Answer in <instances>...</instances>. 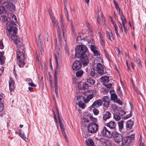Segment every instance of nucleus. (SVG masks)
Returning <instances> with one entry per match:
<instances>
[{
    "mask_svg": "<svg viewBox=\"0 0 146 146\" xmlns=\"http://www.w3.org/2000/svg\"><path fill=\"white\" fill-rule=\"evenodd\" d=\"M2 7L5 11L7 13L8 17L11 21V22L7 23V27L9 25L12 26L11 25L12 24L17 23V21L16 16L13 14L9 13L15 10V6L14 4L11 3L5 2L3 4Z\"/></svg>",
    "mask_w": 146,
    "mask_h": 146,
    "instance_id": "1",
    "label": "nucleus"
},
{
    "mask_svg": "<svg viewBox=\"0 0 146 146\" xmlns=\"http://www.w3.org/2000/svg\"><path fill=\"white\" fill-rule=\"evenodd\" d=\"M17 29L15 27L9 25L7 27L6 33L8 36H9L11 35V38L13 40L16 45L18 46L21 47L22 44L21 39L18 36L15 34L17 32Z\"/></svg>",
    "mask_w": 146,
    "mask_h": 146,
    "instance_id": "2",
    "label": "nucleus"
},
{
    "mask_svg": "<svg viewBox=\"0 0 146 146\" xmlns=\"http://www.w3.org/2000/svg\"><path fill=\"white\" fill-rule=\"evenodd\" d=\"M57 40L54 41L55 47L54 52V58L56 63V69H57L62 65L61 56L60 48L56 44Z\"/></svg>",
    "mask_w": 146,
    "mask_h": 146,
    "instance_id": "3",
    "label": "nucleus"
},
{
    "mask_svg": "<svg viewBox=\"0 0 146 146\" xmlns=\"http://www.w3.org/2000/svg\"><path fill=\"white\" fill-rule=\"evenodd\" d=\"M76 54L75 56L76 58H78L82 55H85V53L89 52L88 51V48L85 45H81L78 46L75 49Z\"/></svg>",
    "mask_w": 146,
    "mask_h": 146,
    "instance_id": "4",
    "label": "nucleus"
},
{
    "mask_svg": "<svg viewBox=\"0 0 146 146\" xmlns=\"http://www.w3.org/2000/svg\"><path fill=\"white\" fill-rule=\"evenodd\" d=\"M17 63L20 67H22L25 64L24 55L22 52L19 50L17 51Z\"/></svg>",
    "mask_w": 146,
    "mask_h": 146,
    "instance_id": "5",
    "label": "nucleus"
},
{
    "mask_svg": "<svg viewBox=\"0 0 146 146\" xmlns=\"http://www.w3.org/2000/svg\"><path fill=\"white\" fill-rule=\"evenodd\" d=\"M87 129L88 133H94L98 130V126L97 124L92 122L89 124Z\"/></svg>",
    "mask_w": 146,
    "mask_h": 146,
    "instance_id": "6",
    "label": "nucleus"
},
{
    "mask_svg": "<svg viewBox=\"0 0 146 146\" xmlns=\"http://www.w3.org/2000/svg\"><path fill=\"white\" fill-rule=\"evenodd\" d=\"M112 136L114 141L117 143H119L123 140V136L115 131L112 132Z\"/></svg>",
    "mask_w": 146,
    "mask_h": 146,
    "instance_id": "7",
    "label": "nucleus"
},
{
    "mask_svg": "<svg viewBox=\"0 0 146 146\" xmlns=\"http://www.w3.org/2000/svg\"><path fill=\"white\" fill-rule=\"evenodd\" d=\"M134 138V134L124 138L122 142V146H129V145Z\"/></svg>",
    "mask_w": 146,
    "mask_h": 146,
    "instance_id": "8",
    "label": "nucleus"
},
{
    "mask_svg": "<svg viewBox=\"0 0 146 146\" xmlns=\"http://www.w3.org/2000/svg\"><path fill=\"white\" fill-rule=\"evenodd\" d=\"M101 132L102 135L107 138H110L112 137V136L110 131L107 129L105 127H103Z\"/></svg>",
    "mask_w": 146,
    "mask_h": 146,
    "instance_id": "9",
    "label": "nucleus"
},
{
    "mask_svg": "<svg viewBox=\"0 0 146 146\" xmlns=\"http://www.w3.org/2000/svg\"><path fill=\"white\" fill-rule=\"evenodd\" d=\"M121 19L122 21V24H121V23H120V22H119V26L120 28L121 31L122 32H123V30L122 28V25L123 26L124 29V31L125 33H126V31H127V28L125 26V24L127 23V21H126V19L125 17L124 16L123 17H122L120 18Z\"/></svg>",
    "mask_w": 146,
    "mask_h": 146,
    "instance_id": "10",
    "label": "nucleus"
},
{
    "mask_svg": "<svg viewBox=\"0 0 146 146\" xmlns=\"http://www.w3.org/2000/svg\"><path fill=\"white\" fill-rule=\"evenodd\" d=\"M104 66L100 63H98L96 65V68L98 73L101 75L104 74Z\"/></svg>",
    "mask_w": 146,
    "mask_h": 146,
    "instance_id": "11",
    "label": "nucleus"
},
{
    "mask_svg": "<svg viewBox=\"0 0 146 146\" xmlns=\"http://www.w3.org/2000/svg\"><path fill=\"white\" fill-rule=\"evenodd\" d=\"M78 58H80V60L84 66H87L89 63V60L86 54L82 55V56H80Z\"/></svg>",
    "mask_w": 146,
    "mask_h": 146,
    "instance_id": "12",
    "label": "nucleus"
},
{
    "mask_svg": "<svg viewBox=\"0 0 146 146\" xmlns=\"http://www.w3.org/2000/svg\"><path fill=\"white\" fill-rule=\"evenodd\" d=\"M58 119L59 120V123L60 127V128L61 129V130L62 131V133L63 134L64 136L66 138L67 137L66 134L65 132L64 131V126L63 124V123L61 119V118L60 116H58Z\"/></svg>",
    "mask_w": 146,
    "mask_h": 146,
    "instance_id": "13",
    "label": "nucleus"
},
{
    "mask_svg": "<svg viewBox=\"0 0 146 146\" xmlns=\"http://www.w3.org/2000/svg\"><path fill=\"white\" fill-rule=\"evenodd\" d=\"M82 66V64L79 61H76L73 63L72 66V68L73 70H77L80 68Z\"/></svg>",
    "mask_w": 146,
    "mask_h": 146,
    "instance_id": "14",
    "label": "nucleus"
},
{
    "mask_svg": "<svg viewBox=\"0 0 146 146\" xmlns=\"http://www.w3.org/2000/svg\"><path fill=\"white\" fill-rule=\"evenodd\" d=\"M56 72H55L54 75V83L55 86V92L56 96L57 98L58 97V87L57 86V81L56 76Z\"/></svg>",
    "mask_w": 146,
    "mask_h": 146,
    "instance_id": "15",
    "label": "nucleus"
},
{
    "mask_svg": "<svg viewBox=\"0 0 146 146\" xmlns=\"http://www.w3.org/2000/svg\"><path fill=\"white\" fill-rule=\"evenodd\" d=\"M78 86L81 90H85L88 88V85L86 83L80 82L78 84Z\"/></svg>",
    "mask_w": 146,
    "mask_h": 146,
    "instance_id": "16",
    "label": "nucleus"
},
{
    "mask_svg": "<svg viewBox=\"0 0 146 146\" xmlns=\"http://www.w3.org/2000/svg\"><path fill=\"white\" fill-rule=\"evenodd\" d=\"M102 104V101L101 100H98L95 101L92 104V106L93 108H98Z\"/></svg>",
    "mask_w": 146,
    "mask_h": 146,
    "instance_id": "17",
    "label": "nucleus"
},
{
    "mask_svg": "<svg viewBox=\"0 0 146 146\" xmlns=\"http://www.w3.org/2000/svg\"><path fill=\"white\" fill-rule=\"evenodd\" d=\"M134 124L133 121L131 120L128 121L126 123V128L127 130H129L131 129Z\"/></svg>",
    "mask_w": 146,
    "mask_h": 146,
    "instance_id": "18",
    "label": "nucleus"
},
{
    "mask_svg": "<svg viewBox=\"0 0 146 146\" xmlns=\"http://www.w3.org/2000/svg\"><path fill=\"white\" fill-rule=\"evenodd\" d=\"M106 126L111 129H115V128L116 124L114 121H111L107 123Z\"/></svg>",
    "mask_w": 146,
    "mask_h": 146,
    "instance_id": "19",
    "label": "nucleus"
},
{
    "mask_svg": "<svg viewBox=\"0 0 146 146\" xmlns=\"http://www.w3.org/2000/svg\"><path fill=\"white\" fill-rule=\"evenodd\" d=\"M9 85L10 90L11 91L13 90L14 89V82L13 80L10 77L9 81Z\"/></svg>",
    "mask_w": 146,
    "mask_h": 146,
    "instance_id": "20",
    "label": "nucleus"
},
{
    "mask_svg": "<svg viewBox=\"0 0 146 146\" xmlns=\"http://www.w3.org/2000/svg\"><path fill=\"white\" fill-rule=\"evenodd\" d=\"M61 27L62 31L64 35V33L66 32V27L64 22L63 19L61 17L60 19Z\"/></svg>",
    "mask_w": 146,
    "mask_h": 146,
    "instance_id": "21",
    "label": "nucleus"
},
{
    "mask_svg": "<svg viewBox=\"0 0 146 146\" xmlns=\"http://www.w3.org/2000/svg\"><path fill=\"white\" fill-rule=\"evenodd\" d=\"M111 116V114L108 111H106L103 114V119L104 120H106L110 118Z\"/></svg>",
    "mask_w": 146,
    "mask_h": 146,
    "instance_id": "22",
    "label": "nucleus"
},
{
    "mask_svg": "<svg viewBox=\"0 0 146 146\" xmlns=\"http://www.w3.org/2000/svg\"><path fill=\"white\" fill-rule=\"evenodd\" d=\"M86 145L88 146H93L94 143L93 140L91 139H88L86 141Z\"/></svg>",
    "mask_w": 146,
    "mask_h": 146,
    "instance_id": "23",
    "label": "nucleus"
},
{
    "mask_svg": "<svg viewBox=\"0 0 146 146\" xmlns=\"http://www.w3.org/2000/svg\"><path fill=\"white\" fill-rule=\"evenodd\" d=\"M106 34L107 38L109 39L111 41H112L111 38L113 40L114 39V37L111 31H110V32H108L106 31Z\"/></svg>",
    "mask_w": 146,
    "mask_h": 146,
    "instance_id": "24",
    "label": "nucleus"
},
{
    "mask_svg": "<svg viewBox=\"0 0 146 146\" xmlns=\"http://www.w3.org/2000/svg\"><path fill=\"white\" fill-rule=\"evenodd\" d=\"M4 52H0V64H3L5 58L3 55Z\"/></svg>",
    "mask_w": 146,
    "mask_h": 146,
    "instance_id": "25",
    "label": "nucleus"
},
{
    "mask_svg": "<svg viewBox=\"0 0 146 146\" xmlns=\"http://www.w3.org/2000/svg\"><path fill=\"white\" fill-rule=\"evenodd\" d=\"M111 107L112 110L116 113H118V111H119L118 110H120V108L117 107V105L114 104H112Z\"/></svg>",
    "mask_w": 146,
    "mask_h": 146,
    "instance_id": "26",
    "label": "nucleus"
},
{
    "mask_svg": "<svg viewBox=\"0 0 146 146\" xmlns=\"http://www.w3.org/2000/svg\"><path fill=\"white\" fill-rule=\"evenodd\" d=\"M77 100H78V105L82 109H83L85 108L86 106L84 104V103L82 102L79 101V100L80 99V98L79 97H77Z\"/></svg>",
    "mask_w": 146,
    "mask_h": 146,
    "instance_id": "27",
    "label": "nucleus"
},
{
    "mask_svg": "<svg viewBox=\"0 0 146 146\" xmlns=\"http://www.w3.org/2000/svg\"><path fill=\"white\" fill-rule=\"evenodd\" d=\"M87 82L91 85H93L95 82V80L91 78H87L86 80Z\"/></svg>",
    "mask_w": 146,
    "mask_h": 146,
    "instance_id": "28",
    "label": "nucleus"
},
{
    "mask_svg": "<svg viewBox=\"0 0 146 146\" xmlns=\"http://www.w3.org/2000/svg\"><path fill=\"white\" fill-rule=\"evenodd\" d=\"M26 81L28 82V85L32 87H35L36 85L33 84L32 80L30 78H27L26 79Z\"/></svg>",
    "mask_w": 146,
    "mask_h": 146,
    "instance_id": "29",
    "label": "nucleus"
},
{
    "mask_svg": "<svg viewBox=\"0 0 146 146\" xmlns=\"http://www.w3.org/2000/svg\"><path fill=\"white\" fill-rule=\"evenodd\" d=\"M124 122V121L121 120L120 122H118V126L119 127V129L120 131L122 130V129H123V123Z\"/></svg>",
    "mask_w": 146,
    "mask_h": 146,
    "instance_id": "30",
    "label": "nucleus"
},
{
    "mask_svg": "<svg viewBox=\"0 0 146 146\" xmlns=\"http://www.w3.org/2000/svg\"><path fill=\"white\" fill-rule=\"evenodd\" d=\"M100 79L103 82L108 83L109 82V77L108 76H105L104 77L101 78Z\"/></svg>",
    "mask_w": 146,
    "mask_h": 146,
    "instance_id": "31",
    "label": "nucleus"
},
{
    "mask_svg": "<svg viewBox=\"0 0 146 146\" xmlns=\"http://www.w3.org/2000/svg\"><path fill=\"white\" fill-rule=\"evenodd\" d=\"M83 74V71L82 70L77 71L76 73V76L77 77H81Z\"/></svg>",
    "mask_w": 146,
    "mask_h": 146,
    "instance_id": "32",
    "label": "nucleus"
},
{
    "mask_svg": "<svg viewBox=\"0 0 146 146\" xmlns=\"http://www.w3.org/2000/svg\"><path fill=\"white\" fill-rule=\"evenodd\" d=\"M89 74L90 76L92 77L94 76L96 74V73L94 69L93 68H92L90 69Z\"/></svg>",
    "mask_w": 146,
    "mask_h": 146,
    "instance_id": "33",
    "label": "nucleus"
},
{
    "mask_svg": "<svg viewBox=\"0 0 146 146\" xmlns=\"http://www.w3.org/2000/svg\"><path fill=\"white\" fill-rule=\"evenodd\" d=\"M118 113H117V114L119 115L120 116H122L125 113V112L120 108V110H119Z\"/></svg>",
    "mask_w": 146,
    "mask_h": 146,
    "instance_id": "34",
    "label": "nucleus"
},
{
    "mask_svg": "<svg viewBox=\"0 0 146 146\" xmlns=\"http://www.w3.org/2000/svg\"><path fill=\"white\" fill-rule=\"evenodd\" d=\"M20 132L19 133V135L24 140L27 141V139L26 137L25 136L24 134L23 133H21V130H20Z\"/></svg>",
    "mask_w": 146,
    "mask_h": 146,
    "instance_id": "35",
    "label": "nucleus"
},
{
    "mask_svg": "<svg viewBox=\"0 0 146 146\" xmlns=\"http://www.w3.org/2000/svg\"><path fill=\"white\" fill-rule=\"evenodd\" d=\"M116 113L114 114L113 118L116 121H119L121 119V117L120 115H117Z\"/></svg>",
    "mask_w": 146,
    "mask_h": 146,
    "instance_id": "36",
    "label": "nucleus"
},
{
    "mask_svg": "<svg viewBox=\"0 0 146 146\" xmlns=\"http://www.w3.org/2000/svg\"><path fill=\"white\" fill-rule=\"evenodd\" d=\"M117 98V95L115 94H111V99L114 101Z\"/></svg>",
    "mask_w": 146,
    "mask_h": 146,
    "instance_id": "37",
    "label": "nucleus"
},
{
    "mask_svg": "<svg viewBox=\"0 0 146 146\" xmlns=\"http://www.w3.org/2000/svg\"><path fill=\"white\" fill-rule=\"evenodd\" d=\"M102 100L104 102H110V100L107 96H105L102 98Z\"/></svg>",
    "mask_w": 146,
    "mask_h": 146,
    "instance_id": "38",
    "label": "nucleus"
},
{
    "mask_svg": "<svg viewBox=\"0 0 146 146\" xmlns=\"http://www.w3.org/2000/svg\"><path fill=\"white\" fill-rule=\"evenodd\" d=\"M0 19L2 21L5 22L7 20V18L6 16L3 15L1 16Z\"/></svg>",
    "mask_w": 146,
    "mask_h": 146,
    "instance_id": "39",
    "label": "nucleus"
},
{
    "mask_svg": "<svg viewBox=\"0 0 146 146\" xmlns=\"http://www.w3.org/2000/svg\"><path fill=\"white\" fill-rule=\"evenodd\" d=\"M88 117L90 119L91 121L94 122H96L97 119L96 118L93 117L92 115H90L88 116Z\"/></svg>",
    "mask_w": 146,
    "mask_h": 146,
    "instance_id": "40",
    "label": "nucleus"
},
{
    "mask_svg": "<svg viewBox=\"0 0 146 146\" xmlns=\"http://www.w3.org/2000/svg\"><path fill=\"white\" fill-rule=\"evenodd\" d=\"M113 27H114V30L115 31V33L116 34L117 36L118 37H119L120 36L118 33V31L117 30V25H116L115 26H113Z\"/></svg>",
    "mask_w": 146,
    "mask_h": 146,
    "instance_id": "41",
    "label": "nucleus"
},
{
    "mask_svg": "<svg viewBox=\"0 0 146 146\" xmlns=\"http://www.w3.org/2000/svg\"><path fill=\"white\" fill-rule=\"evenodd\" d=\"M52 24L54 27H59L58 23L57 21H55L52 22Z\"/></svg>",
    "mask_w": 146,
    "mask_h": 146,
    "instance_id": "42",
    "label": "nucleus"
},
{
    "mask_svg": "<svg viewBox=\"0 0 146 146\" xmlns=\"http://www.w3.org/2000/svg\"><path fill=\"white\" fill-rule=\"evenodd\" d=\"M96 62H98V63H100V62L103 63V59L101 57H98L96 60H95Z\"/></svg>",
    "mask_w": 146,
    "mask_h": 146,
    "instance_id": "43",
    "label": "nucleus"
},
{
    "mask_svg": "<svg viewBox=\"0 0 146 146\" xmlns=\"http://www.w3.org/2000/svg\"><path fill=\"white\" fill-rule=\"evenodd\" d=\"M90 49L93 52L97 50L96 46L94 45H92L90 46Z\"/></svg>",
    "mask_w": 146,
    "mask_h": 146,
    "instance_id": "44",
    "label": "nucleus"
},
{
    "mask_svg": "<svg viewBox=\"0 0 146 146\" xmlns=\"http://www.w3.org/2000/svg\"><path fill=\"white\" fill-rule=\"evenodd\" d=\"M71 22V28L72 29V33H73L74 34L75 33V32L74 31V29L73 27V23L72 21V20H70Z\"/></svg>",
    "mask_w": 146,
    "mask_h": 146,
    "instance_id": "45",
    "label": "nucleus"
},
{
    "mask_svg": "<svg viewBox=\"0 0 146 146\" xmlns=\"http://www.w3.org/2000/svg\"><path fill=\"white\" fill-rule=\"evenodd\" d=\"M114 102L120 105H122V102L119 99L117 98L114 101Z\"/></svg>",
    "mask_w": 146,
    "mask_h": 146,
    "instance_id": "46",
    "label": "nucleus"
},
{
    "mask_svg": "<svg viewBox=\"0 0 146 146\" xmlns=\"http://www.w3.org/2000/svg\"><path fill=\"white\" fill-rule=\"evenodd\" d=\"M94 55L95 56H98L100 55V53L98 52V51L96 50L93 52Z\"/></svg>",
    "mask_w": 146,
    "mask_h": 146,
    "instance_id": "47",
    "label": "nucleus"
},
{
    "mask_svg": "<svg viewBox=\"0 0 146 146\" xmlns=\"http://www.w3.org/2000/svg\"><path fill=\"white\" fill-rule=\"evenodd\" d=\"M4 109V105L2 102H0V112L3 111Z\"/></svg>",
    "mask_w": 146,
    "mask_h": 146,
    "instance_id": "48",
    "label": "nucleus"
},
{
    "mask_svg": "<svg viewBox=\"0 0 146 146\" xmlns=\"http://www.w3.org/2000/svg\"><path fill=\"white\" fill-rule=\"evenodd\" d=\"M82 120L84 122L86 123H89L90 122L89 120L88 119L85 117H83L82 119Z\"/></svg>",
    "mask_w": 146,
    "mask_h": 146,
    "instance_id": "49",
    "label": "nucleus"
},
{
    "mask_svg": "<svg viewBox=\"0 0 146 146\" xmlns=\"http://www.w3.org/2000/svg\"><path fill=\"white\" fill-rule=\"evenodd\" d=\"M110 102H104L103 105L106 108H108L109 107Z\"/></svg>",
    "mask_w": 146,
    "mask_h": 146,
    "instance_id": "50",
    "label": "nucleus"
},
{
    "mask_svg": "<svg viewBox=\"0 0 146 146\" xmlns=\"http://www.w3.org/2000/svg\"><path fill=\"white\" fill-rule=\"evenodd\" d=\"M93 112L94 114L95 115H97L99 112L98 110L96 109H94L93 110Z\"/></svg>",
    "mask_w": 146,
    "mask_h": 146,
    "instance_id": "51",
    "label": "nucleus"
},
{
    "mask_svg": "<svg viewBox=\"0 0 146 146\" xmlns=\"http://www.w3.org/2000/svg\"><path fill=\"white\" fill-rule=\"evenodd\" d=\"M57 31L58 36L59 37V36L60 35V33L61 32L60 29L59 27H57Z\"/></svg>",
    "mask_w": 146,
    "mask_h": 146,
    "instance_id": "52",
    "label": "nucleus"
},
{
    "mask_svg": "<svg viewBox=\"0 0 146 146\" xmlns=\"http://www.w3.org/2000/svg\"><path fill=\"white\" fill-rule=\"evenodd\" d=\"M104 85H105V84ZM105 86L108 89H112V85L111 84H109L107 85H106Z\"/></svg>",
    "mask_w": 146,
    "mask_h": 146,
    "instance_id": "53",
    "label": "nucleus"
},
{
    "mask_svg": "<svg viewBox=\"0 0 146 146\" xmlns=\"http://www.w3.org/2000/svg\"><path fill=\"white\" fill-rule=\"evenodd\" d=\"M84 102L86 103H88L90 100L89 99V98H88L87 97L86 98H84Z\"/></svg>",
    "mask_w": 146,
    "mask_h": 146,
    "instance_id": "54",
    "label": "nucleus"
},
{
    "mask_svg": "<svg viewBox=\"0 0 146 146\" xmlns=\"http://www.w3.org/2000/svg\"><path fill=\"white\" fill-rule=\"evenodd\" d=\"M86 26L87 27L88 29L90 30L91 29V27L90 24L88 23H86Z\"/></svg>",
    "mask_w": 146,
    "mask_h": 146,
    "instance_id": "55",
    "label": "nucleus"
},
{
    "mask_svg": "<svg viewBox=\"0 0 146 146\" xmlns=\"http://www.w3.org/2000/svg\"><path fill=\"white\" fill-rule=\"evenodd\" d=\"M94 95L92 94H90L87 97L89 98V99L90 100L93 97Z\"/></svg>",
    "mask_w": 146,
    "mask_h": 146,
    "instance_id": "56",
    "label": "nucleus"
},
{
    "mask_svg": "<svg viewBox=\"0 0 146 146\" xmlns=\"http://www.w3.org/2000/svg\"><path fill=\"white\" fill-rule=\"evenodd\" d=\"M49 79L50 80V86H51V87L53 90L54 89V87L52 85V81L50 79V77H49Z\"/></svg>",
    "mask_w": 146,
    "mask_h": 146,
    "instance_id": "57",
    "label": "nucleus"
},
{
    "mask_svg": "<svg viewBox=\"0 0 146 146\" xmlns=\"http://www.w3.org/2000/svg\"><path fill=\"white\" fill-rule=\"evenodd\" d=\"M117 90L119 92V93L121 94V95H123L122 91V90L121 89V87L119 86H118Z\"/></svg>",
    "mask_w": 146,
    "mask_h": 146,
    "instance_id": "58",
    "label": "nucleus"
},
{
    "mask_svg": "<svg viewBox=\"0 0 146 146\" xmlns=\"http://www.w3.org/2000/svg\"><path fill=\"white\" fill-rule=\"evenodd\" d=\"M115 8L116 9V10L118 11H119V10H120V8H119L118 4L115 5Z\"/></svg>",
    "mask_w": 146,
    "mask_h": 146,
    "instance_id": "59",
    "label": "nucleus"
},
{
    "mask_svg": "<svg viewBox=\"0 0 146 146\" xmlns=\"http://www.w3.org/2000/svg\"><path fill=\"white\" fill-rule=\"evenodd\" d=\"M4 47V45L2 43V41H0V48L1 49H3Z\"/></svg>",
    "mask_w": 146,
    "mask_h": 146,
    "instance_id": "60",
    "label": "nucleus"
},
{
    "mask_svg": "<svg viewBox=\"0 0 146 146\" xmlns=\"http://www.w3.org/2000/svg\"><path fill=\"white\" fill-rule=\"evenodd\" d=\"M53 113H54V119H55V122L56 123H57V124H58V123L57 120V119L56 118V115L55 114L54 112V111H53Z\"/></svg>",
    "mask_w": 146,
    "mask_h": 146,
    "instance_id": "61",
    "label": "nucleus"
},
{
    "mask_svg": "<svg viewBox=\"0 0 146 146\" xmlns=\"http://www.w3.org/2000/svg\"><path fill=\"white\" fill-rule=\"evenodd\" d=\"M119 12V14L120 16V18L122 17H124V16L122 12L120 11V10L119 11H118Z\"/></svg>",
    "mask_w": 146,
    "mask_h": 146,
    "instance_id": "62",
    "label": "nucleus"
},
{
    "mask_svg": "<svg viewBox=\"0 0 146 146\" xmlns=\"http://www.w3.org/2000/svg\"><path fill=\"white\" fill-rule=\"evenodd\" d=\"M111 23L113 25V26L117 25L116 23H115V21H113V19H111Z\"/></svg>",
    "mask_w": 146,
    "mask_h": 146,
    "instance_id": "63",
    "label": "nucleus"
},
{
    "mask_svg": "<svg viewBox=\"0 0 146 146\" xmlns=\"http://www.w3.org/2000/svg\"><path fill=\"white\" fill-rule=\"evenodd\" d=\"M131 116V114H129L128 115H127V116L124 117H123V118L124 119H126L128 118H129V117H130Z\"/></svg>",
    "mask_w": 146,
    "mask_h": 146,
    "instance_id": "64",
    "label": "nucleus"
}]
</instances>
